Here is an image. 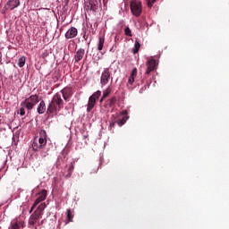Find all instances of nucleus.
I'll list each match as a JSON object with an SVG mask.
<instances>
[{
  "instance_id": "f3484780",
  "label": "nucleus",
  "mask_w": 229,
  "mask_h": 229,
  "mask_svg": "<svg viewBox=\"0 0 229 229\" xmlns=\"http://www.w3.org/2000/svg\"><path fill=\"white\" fill-rule=\"evenodd\" d=\"M94 106H96V98L89 97L87 112H90L94 108Z\"/></svg>"
},
{
  "instance_id": "aec40b11",
  "label": "nucleus",
  "mask_w": 229,
  "mask_h": 229,
  "mask_svg": "<svg viewBox=\"0 0 229 229\" xmlns=\"http://www.w3.org/2000/svg\"><path fill=\"white\" fill-rule=\"evenodd\" d=\"M73 171H74V163H71L70 166L67 169V174L64 175L65 178H71V176H72Z\"/></svg>"
},
{
  "instance_id": "f03ea898",
  "label": "nucleus",
  "mask_w": 229,
  "mask_h": 229,
  "mask_svg": "<svg viewBox=\"0 0 229 229\" xmlns=\"http://www.w3.org/2000/svg\"><path fill=\"white\" fill-rule=\"evenodd\" d=\"M62 108H64V99H62V95H60V93H55L47 106V114H56L57 112H60Z\"/></svg>"
},
{
  "instance_id": "4468645a",
  "label": "nucleus",
  "mask_w": 229,
  "mask_h": 229,
  "mask_svg": "<svg viewBox=\"0 0 229 229\" xmlns=\"http://www.w3.org/2000/svg\"><path fill=\"white\" fill-rule=\"evenodd\" d=\"M37 112L39 114L46 113V102L44 100H41L40 103L38 104Z\"/></svg>"
},
{
  "instance_id": "2eb2a0df",
  "label": "nucleus",
  "mask_w": 229,
  "mask_h": 229,
  "mask_svg": "<svg viewBox=\"0 0 229 229\" xmlns=\"http://www.w3.org/2000/svg\"><path fill=\"white\" fill-rule=\"evenodd\" d=\"M122 114H123V117L121 120L117 121L118 126H123V124L126 123V121H128V117L126 116V115H128V111L123 110L122 112Z\"/></svg>"
},
{
  "instance_id": "20e7f679",
  "label": "nucleus",
  "mask_w": 229,
  "mask_h": 229,
  "mask_svg": "<svg viewBox=\"0 0 229 229\" xmlns=\"http://www.w3.org/2000/svg\"><path fill=\"white\" fill-rule=\"evenodd\" d=\"M114 81V77L112 76V72H110V68L104 69L101 77H100V84L102 87L108 85V81Z\"/></svg>"
},
{
  "instance_id": "bb28decb",
  "label": "nucleus",
  "mask_w": 229,
  "mask_h": 229,
  "mask_svg": "<svg viewBox=\"0 0 229 229\" xmlns=\"http://www.w3.org/2000/svg\"><path fill=\"white\" fill-rule=\"evenodd\" d=\"M67 219L69 223L72 221V212L71 211V209H67Z\"/></svg>"
},
{
  "instance_id": "5701e85b",
  "label": "nucleus",
  "mask_w": 229,
  "mask_h": 229,
  "mask_svg": "<svg viewBox=\"0 0 229 229\" xmlns=\"http://www.w3.org/2000/svg\"><path fill=\"white\" fill-rule=\"evenodd\" d=\"M21 222L13 221L11 223V225H10L9 229H19V228H21Z\"/></svg>"
},
{
  "instance_id": "39448f33",
  "label": "nucleus",
  "mask_w": 229,
  "mask_h": 229,
  "mask_svg": "<svg viewBox=\"0 0 229 229\" xmlns=\"http://www.w3.org/2000/svg\"><path fill=\"white\" fill-rule=\"evenodd\" d=\"M47 198V191L42 190L38 194L37 199L35 200V202L33 203L32 207L30 208V214H31V212H33V210H35V208H37V205H38V203H42V201H45V199Z\"/></svg>"
},
{
  "instance_id": "473e14b6",
  "label": "nucleus",
  "mask_w": 229,
  "mask_h": 229,
  "mask_svg": "<svg viewBox=\"0 0 229 229\" xmlns=\"http://www.w3.org/2000/svg\"><path fill=\"white\" fill-rule=\"evenodd\" d=\"M143 90H146V86H144L143 88H141V89H140V94H142V91H143Z\"/></svg>"
},
{
  "instance_id": "dca6fc26",
  "label": "nucleus",
  "mask_w": 229,
  "mask_h": 229,
  "mask_svg": "<svg viewBox=\"0 0 229 229\" xmlns=\"http://www.w3.org/2000/svg\"><path fill=\"white\" fill-rule=\"evenodd\" d=\"M38 140H40L42 143L47 144V133L45 130H41L39 131Z\"/></svg>"
},
{
  "instance_id": "a878e982",
  "label": "nucleus",
  "mask_w": 229,
  "mask_h": 229,
  "mask_svg": "<svg viewBox=\"0 0 229 229\" xmlns=\"http://www.w3.org/2000/svg\"><path fill=\"white\" fill-rule=\"evenodd\" d=\"M101 97V90H98L97 92H95L91 97L89 98H93V99H95V101L97 99H99V98Z\"/></svg>"
},
{
  "instance_id": "6ab92c4d",
  "label": "nucleus",
  "mask_w": 229,
  "mask_h": 229,
  "mask_svg": "<svg viewBox=\"0 0 229 229\" xmlns=\"http://www.w3.org/2000/svg\"><path fill=\"white\" fill-rule=\"evenodd\" d=\"M45 209H46V203H41L34 212L39 216H42L44 214Z\"/></svg>"
},
{
  "instance_id": "f704fd0d",
  "label": "nucleus",
  "mask_w": 229,
  "mask_h": 229,
  "mask_svg": "<svg viewBox=\"0 0 229 229\" xmlns=\"http://www.w3.org/2000/svg\"><path fill=\"white\" fill-rule=\"evenodd\" d=\"M62 153H63V155H65V150H63Z\"/></svg>"
},
{
  "instance_id": "c85d7f7f",
  "label": "nucleus",
  "mask_w": 229,
  "mask_h": 229,
  "mask_svg": "<svg viewBox=\"0 0 229 229\" xmlns=\"http://www.w3.org/2000/svg\"><path fill=\"white\" fill-rule=\"evenodd\" d=\"M148 1V8H152L153 4H155V3H157V0H147Z\"/></svg>"
},
{
  "instance_id": "b1692460",
  "label": "nucleus",
  "mask_w": 229,
  "mask_h": 229,
  "mask_svg": "<svg viewBox=\"0 0 229 229\" xmlns=\"http://www.w3.org/2000/svg\"><path fill=\"white\" fill-rule=\"evenodd\" d=\"M139 49H140V43L139 40H136L134 43L133 54L137 55V53H139Z\"/></svg>"
},
{
  "instance_id": "c9c22d12",
  "label": "nucleus",
  "mask_w": 229,
  "mask_h": 229,
  "mask_svg": "<svg viewBox=\"0 0 229 229\" xmlns=\"http://www.w3.org/2000/svg\"><path fill=\"white\" fill-rule=\"evenodd\" d=\"M0 89H1V86H0Z\"/></svg>"
},
{
  "instance_id": "393cba45",
  "label": "nucleus",
  "mask_w": 229,
  "mask_h": 229,
  "mask_svg": "<svg viewBox=\"0 0 229 229\" xmlns=\"http://www.w3.org/2000/svg\"><path fill=\"white\" fill-rule=\"evenodd\" d=\"M18 65L20 67H22L23 65H26V57L22 56V57L19 58Z\"/></svg>"
},
{
  "instance_id": "a211bd4d",
  "label": "nucleus",
  "mask_w": 229,
  "mask_h": 229,
  "mask_svg": "<svg viewBox=\"0 0 229 229\" xmlns=\"http://www.w3.org/2000/svg\"><path fill=\"white\" fill-rule=\"evenodd\" d=\"M105 47V36L98 37V51H103Z\"/></svg>"
},
{
  "instance_id": "9b49d317",
  "label": "nucleus",
  "mask_w": 229,
  "mask_h": 229,
  "mask_svg": "<svg viewBox=\"0 0 229 229\" xmlns=\"http://www.w3.org/2000/svg\"><path fill=\"white\" fill-rule=\"evenodd\" d=\"M42 217V216L38 215V213L32 214L29 219V225H30V226H34V225L37 224V221Z\"/></svg>"
},
{
  "instance_id": "7c9ffc66",
  "label": "nucleus",
  "mask_w": 229,
  "mask_h": 229,
  "mask_svg": "<svg viewBox=\"0 0 229 229\" xmlns=\"http://www.w3.org/2000/svg\"><path fill=\"white\" fill-rule=\"evenodd\" d=\"M134 81H135V77H131V75H130L129 80H128L129 85H133Z\"/></svg>"
},
{
  "instance_id": "cd10ccee",
  "label": "nucleus",
  "mask_w": 229,
  "mask_h": 229,
  "mask_svg": "<svg viewBox=\"0 0 229 229\" xmlns=\"http://www.w3.org/2000/svg\"><path fill=\"white\" fill-rule=\"evenodd\" d=\"M124 33H125V35H126L127 37H131V36H132V34H131V30L130 29V27H126V28L124 29Z\"/></svg>"
},
{
  "instance_id": "7ed1b4c3",
  "label": "nucleus",
  "mask_w": 229,
  "mask_h": 229,
  "mask_svg": "<svg viewBox=\"0 0 229 229\" xmlns=\"http://www.w3.org/2000/svg\"><path fill=\"white\" fill-rule=\"evenodd\" d=\"M130 6L132 15L134 17H140V13H142V2L140 0H131Z\"/></svg>"
},
{
  "instance_id": "f257e3e1",
  "label": "nucleus",
  "mask_w": 229,
  "mask_h": 229,
  "mask_svg": "<svg viewBox=\"0 0 229 229\" xmlns=\"http://www.w3.org/2000/svg\"><path fill=\"white\" fill-rule=\"evenodd\" d=\"M38 95H31L30 97L25 98L21 102V108L18 111V114L22 117L26 115V110L30 113L32 108H35L37 105H38Z\"/></svg>"
},
{
  "instance_id": "423d86ee",
  "label": "nucleus",
  "mask_w": 229,
  "mask_h": 229,
  "mask_svg": "<svg viewBox=\"0 0 229 229\" xmlns=\"http://www.w3.org/2000/svg\"><path fill=\"white\" fill-rule=\"evenodd\" d=\"M46 144L47 143L44 142L42 143L38 138H34L32 141V149L33 151H40V149H43L46 147Z\"/></svg>"
},
{
  "instance_id": "c756f323",
  "label": "nucleus",
  "mask_w": 229,
  "mask_h": 229,
  "mask_svg": "<svg viewBox=\"0 0 229 229\" xmlns=\"http://www.w3.org/2000/svg\"><path fill=\"white\" fill-rule=\"evenodd\" d=\"M137 68H133L131 72V77L132 78H137Z\"/></svg>"
},
{
  "instance_id": "9d476101",
  "label": "nucleus",
  "mask_w": 229,
  "mask_h": 229,
  "mask_svg": "<svg viewBox=\"0 0 229 229\" xmlns=\"http://www.w3.org/2000/svg\"><path fill=\"white\" fill-rule=\"evenodd\" d=\"M83 56H85V49H78L74 55L75 64H78V62H81V60H83Z\"/></svg>"
},
{
  "instance_id": "f8f14e48",
  "label": "nucleus",
  "mask_w": 229,
  "mask_h": 229,
  "mask_svg": "<svg viewBox=\"0 0 229 229\" xmlns=\"http://www.w3.org/2000/svg\"><path fill=\"white\" fill-rule=\"evenodd\" d=\"M115 103H117V97H113L106 102L105 108H114Z\"/></svg>"
},
{
  "instance_id": "0eeeda50",
  "label": "nucleus",
  "mask_w": 229,
  "mask_h": 229,
  "mask_svg": "<svg viewBox=\"0 0 229 229\" xmlns=\"http://www.w3.org/2000/svg\"><path fill=\"white\" fill-rule=\"evenodd\" d=\"M61 94L64 99V101H69L71 97L72 96V88L65 87L61 90Z\"/></svg>"
},
{
  "instance_id": "4be33fe9",
  "label": "nucleus",
  "mask_w": 229,
  "mask_h": 229,
  "mask_svg": "<svg viewBox=\"0 0 229 229\" xmlns=\"http://www.w3.org/2000/svg\"><path fill=\"white\" fill-rule=\"evenodd\" d=\"M89 3L90 10L98 9V5L99 4L98 0H89Z\"/></svg>"
},
{
  "instance_id": "72a5a7b5",
  "label": "nucleus",
  "mask_w": 229,
  "mask_h": 229,
  "mask_svg": "<svg viewBox=\"0 0 229 229\" xmlns=\"http://www.w3.org/2000/svg\"><path fill=\"white\" fill-rule=\"evenodd\" d=\"M3 62V53L0 52V64Z\"/></svg>"
},
{
  "instance_id": "412c9836",
  "label": "nucleus",
  "mask_w": 229,
  "mask_h": 229,
  "mask_svg": "<svg viewBox=\"0 0 229 229\" xmlns=\"http://www.w3.org/2000/svg\"><path fill=\"white\" fill-rule=\"evenodd\" d=\"M111 89L110 87H108L107 89H106L104 91H103V96L100 99V103H103V101L106 99V98H108V96H110V92H111Z\"/></svg>"
},
{
  "instance_id": "ddd939ff",
  "label": "nucleus",
  "mask_w": 229,
  "mask_h": 229,
  "mask_svg": "<svg viewBox=\"0 0 229 229\" xmlns=\"http://www.w3.org/2000/svg\"><path fill=\"white\" fill-rule=\"evenodd\" d=\"M21 4V0H9L7 2V6L10 8V10H15L17 6Z\"/></svg>"
},
{
  "instance_id": "2f4dec72",
  "label": "nucleus",
  "mask_w": 229,
  "mask_h": 229,
  "mask_svg": "<svg viewBox=\"0 0 229 229\" xmlns=\"http://www.w3.org/2000/svg\"><path fill=\"white\" fill-rule=\"evenodd\" d=\"M115 126V122H112L110 124H109V130L112 131V128H114Z\"/></svg>"
},
{
  "instance_id": "1a4fd4ad",
  "label": "nucleus",
  "mask_w": 229,
  "mask_h": 229,
  "mask_svg": "<svg viewBox=\"0 0 229 229\" xmlns=\"http://www.w3.org/2000/svg\"><path fill=\"white\" fill-rule=\"evenodd\" d=\"M78 36V29L76 27H72L68 30V31L65 33V38H76Z\"/></svg>"
},
{
  "instance_id": "6e6552de",
  "label": "nucleus",
  "mask_w": 229,
  "mask_h": 229,
  "mask_svg": "<svg viewBox=\"0 0 229 229\" xmlns=\"http://www.w3.org/2000/svg\"><path fill=\"white\" fill-rule=\"evenodd\" d=\"M147 65H148V68H147L146 74H149L153 72L155 69H157V61L155 59H149L147 62Z\"/></svg>"
}]
</instances>
